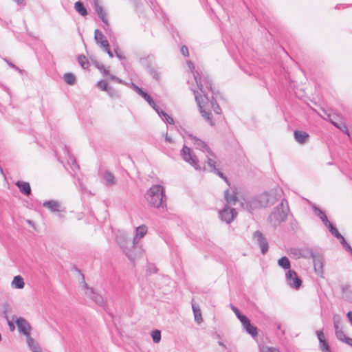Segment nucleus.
Segmentation results:
<instances>
[{"mask_svg":"<svg viewBox=\"0 0 352 352\" xmlns=\"http://www.w3.org/2000/svg\"><path fill=\"white\" fill-rule=\"evenodd\" d=\"M189 69L193 74V80L196 86L194 85H190V89L193 91L195 100L199 107L200 113L202 116L211 124L214 123L210 117V111L212 110L217 114L221 113V109L218 104L213 102V96L210 94L211 90V84L209 80L204 76V81L205 82V88L202 84L201 76L198 70H195V66L190 61L187 62Z\"/></svg>","mask_w":352,"mask_h":352,"instance_id":"1","label":"nucleus"},{"mask_svg":"<svg viewBox=\"0 0 352 352\" xmlns=\"http://www.w3.org/2000/svg\"><path fill=\"white\" fill-rule=\"evenodd\" d=\"M148 228L145 225H142L135 228V236L133 241H126L124 239H120L118 243L122 248L125 254L130 258L134 259V256L131 252V249L134 248L139 241L146 234Z\"/></svg>","mask_w":352,"mask_h":352,"instance_id":"2","label":"nucleus"},{"mask_svg":"<svg viewBox=\"0 0 352 352\" xmlns=\"http://www.w3.org/2000/svg\"><path fill=\"white\" fill-rule=\"evenodd\" d=\"M164 190L162 186L154 185L151 186L145 194V199L148 204L155 208H164L165 206Z\"/></svg>","mask_w":352,"mask_h":352,"instance_id":"3","label":"nucleus"},{"mask_svg":"<svg viewBox=\"0 0 352 352\" xmlns=\"http://www.w3.org/2000/svg\"><path fill=\"white\" fill-rule=\"evenodd\" d=\"M132 87L134 89V90L140 96H142L148 103L155 110V111L157 113V114L166 122H167L169 124L173 123V120L172 118H170L166 113L164 112L162 110H160L157 106L156 105L154 100L152 99V98L146 92H144L142 89L138 87L134 84H132Z\"/></svg>","mask_w":352,"mask_h":352,"instance_id":"4","label":"nucleus"},{"mask_svg":"<svg viewBox=\"0 0 352 352\" xmlns=\"http://www.w3.org/2000/svg\"><path fill=\"white\" fill-rule=\"evenodd\" d=\"M283 190L280 188H274L260 195V201L264 207L274 204L282 196Z\"/></svg>","mask_w":352,"mask_h":352,"instance_id":"5","label":"nucleus"},{"mask_svg":"<svg viewBox=\"0 0 352 352\" xmlns=\"http://www.w3.org/2000/svg\"><path fill=\"white\" fill-rule=\"evenodd\" d=\"M181 156L186 162L192 166L195 169H202V166L198 157L190 148L184 146L181 150Z\"/></svg>","mask_w":352,"mask_h":352,"instance_id":"6","label":"nucleus"},{"mask_svg":"<svg viewBox=\"0 0 352 352\" xmlns=\"http://www.w3.org/2000/svg\"><path fill=\"white\" fill-rule=\"evenodd\" d=\"M287 208L283 201L274 208V212L270 214L269 219L271 223L276 226L285 221L287 219Z\"/></svg>","mask_w":352,"mask_h":352,"instance_id":"7","label":"nucleus"},{"mask_svg":"<svg viewBox=\"0 0 352 352\" xmlns=\"http://www.w3.org/2000/svg\"><path fill=\"white\" fill-rule=\"evenodd\" d=\"M184 138L186 139L188 143L192 144L196 149L200 150L204 154L211 151L205 142L197 138L192 134L186 133Z\"/></svg>","mask_w":352,"mask_h":352,"instance_id":"8","label":"nucleus"},{"mask_svg":"<svg viewBox=\"0 0 352 352\" xmlns=\"http://www.w3.org/2000/svg\"><path fill=\"white\" fill-rule=\"evenodd\" d=\"M237 216V212L235 209L230 208L229 206L225 207L219 211V217L226 223H230Z\"/></svg>","mask_w":352,"mask_h":352,"instance_id":"9","label":"nucleus"},{"mask_svg":"<svg viewBox=\"0 0 352 352\" xmlns=\"http://www.w3.org/2000/svg\"><path fill=\"white\" fill-rule=\"evenodd\" d=\"M43 206L52 212H58V217L61 219L64 218V215L62 212H65V208L60 202L56 200H48L45 201Z\"/></svg>","mask_w":352,"mask_h":352,"instance_id":"10","label":"nucleus"},{"mask_svg":"<svg viewBox=\"0 0 352 352\" xmlns=\"http://www.w3.org/2000/svg\"><path fill=\"white\" fill-rule=\"evenodd\" d=\"M285 279L287 285L295 289H298L302 284L301 279L297 273L292 270H289L285 274Z\"/></svg>","mask_w":352,"mask_h":352,"instance_id":"11","label":"nucleus"},{"mask_svg":"<svg viewBox=\"0 0 352 352\" xmlns=\"http://www.w3.org/2000/svg\"><path fill=\"white\" fill-rule=\"evenodd\" d=\"M15 323L19 331L25 336L26 340L31 338L30 332L32 331V327L25 318L21 317L17 318L15 320Z\"/></svg>","mask_w":352,"mask_h":352,"instance_id":"12","label":"nucleus"},{"mask_svg":"<svg viewBox=\"0 0 352 352\" xmlns=\"http://www.w3.org/2000/svg\"><path fill=\"white\" fill-rule=\"evenodd\" d=\"M205 156L206 158V161L204 162V166H203L204 169L208 170V171H211V172L217 171L218 175L220 177H223L222 173L217 171V170L215 168L216 162H215V157H214L213 153L211 151H210L209 152H207L205 153Z\"/></svg>","mask_w":352,"mask_h":352,"instance_id":"13","label":"nucleus"},{"mask_svg":"<svg viewBox=\"0 0 352 352\" xmlns=\"http://www.w3.org/2000/svg\"><path fill=\"white\" fill-rule=\"evenodd\" d=\"M253 240L259 245L263 254L268 251V243L260 231H255L253 234Z\"/></svg>","mask_w":352,"mask_h":352,"instance_id":"14","label":"nucleus"},{"mask_svg":"<svg viewBox=\"0 0 352 352\" xmlns=\"http://www.w3.org/2000/svg\"><path fill=\"white\" fill-rule=\"evenodd\" d=\"M85 294L91 298L93 301L100 306H103L104 302L102 296L96 292L93 288L89 287L87 285L85 286Z\"/></svg>","mask_w":352,"mask_h":352,"instance_id":"15","label":"nucleus"},{"mask_svg":"<svg viewBox=\"0 0 352 352\" xmlns=\"http://www.w3.org/2000/svg\"><path fill=\"white\" fill-rule=\"evenodd\" d=\"M341 320L338 316L333 318V326L336 338L341 342H344L348 338L342 329L340 327Z\"/></svg>","mask_w":352,"mask_h":352,"instance_id":"16","label":"nucleus"},{"mask_svg":"<svg viewBox=\"0 0 352 352\" xmlns=\"http://www.w3.org/2000/svg\"><path fill=\"white\" fill-rule=\"evenodd\" d=\"M241 206L248 211H252L254 209L260 207H264L262 203L260 201V195L257 198H253L250 199L245 204L241 203Z\"/></svg>","mask_w":352,"mask_h":352,"instance_id":"17","label":"nucleus"},{"mask_svg":"<svg viewBox=\"0 0 352 352\" xmlns=\"http://www.w3.org/2000/svg\"><path fill=\"white\" fill-rule=\"evenodd\" d=\"M242 320H243L241 322L243 329L252 337L256 336L258 334L257 329L250 323V320L247 317H242Z\"/></svg>","mask_w":352,"mask_h":352,"instance_id":"18","label":"nucleus"},{"mask_svg":"<svg viewBox=\"0 0 352 352\" xmlns=\"http://www.w3.org/2000/svg\"><path fill=\"white\" fill-rule=\"evenodd\" d=\"M100 176L107 186H111L116 184V178L111 172L108 170L101 171Z\"/></svg>","mask_w":352,"mask_h":352,"instance_id":"19","label":"nucleus"},{"mask_svg":"<svg viewBox=\"0 0 352 352\" xmlns=\"http://www.w3.org/2000/svg\"><path fill=\"white\" fill-rule=\"evenodd\" d=\"M316 333L319 340L320 350L322 352H331L329 344L325 340V337L323 332L322 331H318Z\"/></svg>","mask_w":352,"mask_h":352,"instance_id":"20","label":"nucleus"},{"mask_svg":"<svg viewBox=\"0 0 352 352\" xmlns=\"http://www.w3.org/2000/svg\"><path fill=\"white\" fill-rule=\"evenodd\" d=\"M95 10L99 16V17L101 19V20L105 24H108L107 21V17L105 11L104 10L103 8L100 5L98 0H94Z\"/></svg>","mask_w":352,"mask_h":352,"instance_id":"21","label":"nucleus"},{"mask_svg":"<svg viewBox=\"0 0 352 352\" xmlns=\"http://www.w3.org/2000/svg\"><path fill=\"white\" fill-rule=\"evenodd\" d=\"M10 285L13 289H23L25 287V281L23 278L20 275L14 276Z\"/></svg>","mask_w":352,"mask_h":352,"instance_id":"22","label":"nucleus"},{"mask_svg":"<svg viewBox=\"0 0 352 352\" xmlns=\"http://www.w3.org/2000/svg\"><path fill=\"white\" fill-rule=\"evenodd\" d=\"M26 342L31 352H43L38 342L32 337L26 340Z\"/></svg>","mask_w":352,"mask_h":352,"instance_id":"23","label":"nucleus"},{"mask_svg":"<svg viewBox=\"0 0 352 352\" xmlns=\"http://www.w3.org/2000/svg\"><path fill=\"white\" fill-rule=\"evenodd\" d=\"M95 40L98 44H100L101 47L104 48H107L109 47V42L104 36L103 34L99 31L98 30H96L95 31Z\"/></svg>","mask_w":352,"mask_h":352,"instance_id":"24","label":"nucleus"},{"mask_svg":"<svg viewBox=\"0 0 352 352\" xmlns=\"http://www.w3.org/2000/svg\"><path fill=\"white\" fill-rule=\"evenodd\" d=\"M225 199L229 205H234L236 201V192L233 190H227L224 192Z\"/></svg>","mask_w":352,"mask_h":352,"instance_id":"25","label":"nucleus"},{"mask_svg":"<svg viewBox=\"0 0 352 352\" xmlns=\"http://www.w3.org/2000/svg\"><path fill=\"white\" fill-rule=\"evenodd\" d=\"M294 138L300 144H305L308 141L309 135L305 131H294Z\"/></svg>","mask_w":352,"mask_h":352,"instance_id":"26","label":"nucleus"},{"mask_svg":"<svg viewBox=\"0 0 352 352\" xmlns=\"http://www.w3.org/2000/svg\"><path fill=\"white\" fill-rule=\"evenodd\" d=\"M192 308L195 322L199 324H201L203 322V318L199 306L192 302Z\"/></svg>","mask_w":352,"mask_h":352,"instance_id":"27","label":"nucleus"},{"mask_svg":"<svg viewBox=\"0 0 352 352\" xmlns=\"http://www.w3.org/2000/svg\"><path fill=\"white\" fill-rule=\"evenodd\" d=\"M314 267L318 274H322L323 272V260L321 257L314 258Z\"/></svg>","mask_w":352,"mask_h":352,"instance_id":"28","label":"nucleus"},{"mask_svg":"<svg viewBox=\"0 0 352 352\" xmlns=\"http://www.w3.org/2000/svg\"><path fill=\"white\" fill-rule=\"evenodd\" d=\"M325 226L329 229V231L331 232L333 235H334L337 239H340V243H345L344 238L340 234L338 230L335 227H333V226L331 223L330 221Z\"/></svg>","mask_w":352,"mask_h":352,"instance_id":"29","label":"nucleus"},{"mask_svg":"<svg viewBox=\"0 0 352 352\" xmlns=\"http://www.w3.org/2000/svg\"><path fill=\"white\" fill-rule=\"evenodd\" d=\"M16 185L19 187L20 189V191L22 193H24L25 195H29L30 193L31 189L30 184L27 182H17Z\"/></svg>","mask_w":352,"mask_h":352,"instance_id":"30","label":"nucleus"},{"mask_svg":"<svg viewBox=\"0 0 352 352\" xmlns=\"http://www.w3.org/2000/svg\"><path fill=\"white\" fill-rule=\"evenodd\" d=\"M278 265L284 270H290V261L286 256H283L278 261Z\"/></svg>","mask_w":352,"mask_h":352,"instance_id":"31","label":"nucleus"},{"mask_svg":"<svg viewBox=\"0 0 352 352\" xmlns=\"http://www.w3.org/2000/svg\"><path fill=\"white\" fill-rule=\"evenodd\" d=\"M314 209L316 215H317L321 219L324 225L329 223V221L328 220L325 214L321 210L317 208L316 207H314Z\"/></svg>","mask_w":352,"mask_h":352,"instance_id":"32","label":"nucleus"},{"mask_svg":"<svg viewBox=\"0 0 352 352\" xmlns=\"http://www.w3.org/2000/svg\"><path fill=\"white\" fill-rule=\"evenodd\" d=\"M334 126H336V127H338V129H340L342 131L344 132L345 133H346L348 135H349V131H348V129L346 127V126L344 124H338L337 122H336L335 121H333L331 118H330V116L329 115H327V118Z\"/></svg>","mask_w":352,"mask_h":352,"instance_id":"33","label":"nucleus"},{"mask_svg":"<svg viewBox=\"0 0 352 352\" xmlns=\"http://www.w3.org/2000/svg\"><path fill=\"white\" fill-rule=\"evenodd\" d=\"M75 10L82 16H86L87 14V10L85 8L83 5L78 1L74 6Z\"/></svg>","mask_w":352,"mask_h":352,"instance_id":"34","label":"nucleus"},{"mask_svg":"<svg viewBox=\"0 0 352 352\" xmlns=\"http://www.w3.org/2000/svg\"><path fill=\"white\" fill-rule=\"evenodd\" d=\"M97 87L102 91H105L108 94H110L111 87H108L107 82L105 80H100L97 83Z\"/></svg>","mask_w":352,"mask_h":352,"instance_id":"35","label":"nucleus"},{"mask_svg":"<svg viewBox=\"0 0 352 352\" xmlns=\"http://www.w3.org/2000/svg\"><path fill=\"white\" fill-rule=\"evenodd\" d=\"M64 80L70 85H72L74 84L76 81V77L74 74L71 73H67L63 76Z\"/></svg>","mask_w":352,"mask_h":352,"instance_id":"36","label":"nucleus"},{"mask_svg":"<svg viewBox=\"0 0 352 352\" xmlns=\"http://www.w3.org/2000/svg\"><path fill=\"white\" fill-rule=\"evenodd\" d=\"M151 337L154 343L157 344L161 340V332L160 330H154L151 332Z\"/></svg>","mask_w":352,"mask_h":352,"instance_id":"37","label":"nucleus"},{"mask_svg":"<svg viewBox=\"0 0 352 352\" xmlns=\"http://www.w3.org/2000/svg\"><path fill=\"white\" fill-rule=\"evenodd\" d=\"M78 62L82 68H87L89 65V63L87 62V60L85 56H80L78 57Z\"/></svg>","mask_w":352,"mask_h":352,"instance_id":"38","label":"nucleus"},{"mask_svg":"<svg viewBox=\"0 0 352 352\" xmlns=\"http://www.w3.org/2000/svg\"><path fill=\"white\" fill-rule=\"evenodd\" d=\"M261 352H279L278 349L274 347H270L267 346H263L260 349Z\"/></svg>","mask_w":352,"mask_h":352,"instance_id":"39","label":"nucleus"},{"mask_svg":"<svg viewBox=\"0 0 352 352\" xmlns=\"http://www.w3.org/2000/svg\"><path fill=\"white\" fill-rule=\"evenodd\" d=\"M69 156V160H68V162L71 164V166L72 168H78V165L76 164V162L74 159V157L71 155H68Z\"/></svg>","mask_w":352,"mask_h":352,"instance_id":"40","label":"nucleus"},{"mask_svg":"<svg viewBox=\"0 0 352 352\" xmlns=\"http://www.w3.org/2000/svg\"><path fill=\"white\" fill-rule=\"evenodd\" d=\"M98 69L102 72L104 75H109V70L107 68L104 67L102 64H98L97 65Z\"/></svg>","mask_w":352,"mask_h":352,"instance_id":"41","label":"nucleus"},{"mask_svg":"<svg viewBox=\"0 0 352 352\" xmlns=\"http://www.w3.org/2000/svg\"><path fill=\"white\" fill-rule=\"evenodd\" d=\"M182 54L185 56H188V50L186 46H183L181 49Z\"/></svg>","mask_w":352,"mask_h":352,"instance_id":"42","label":"nucleus"},{"mask_svg":"<svg viewBox=\"0 0 352 352\" xmlns=\"http://www.w3.org/2000/svg\"><path fill=\"white\" fill-rule=\"evenodd\" d=\"M238 318V319L240 320V322H242L243 320H242V317H246L245 316L243 315L239 310L238 312L234 313Z\"/></svg>","mask_w":352,"mask_h":352,"instance_id":"43","label":"nucleus"},{"mask_svg":"<svg viewBox=\"0 0 352 352\" xmlns=\"http://www.w3.org/2000/svg\"><path fill=\"white\" fill-rule=\"evenodd\" d=\"M109 77L111 80H116V82H118L119 83H123V81L121 79L116 77L115 76L109 75Z\"/></svg>","mask_w":352,"mask_h":352,"instance_id":"44","label":"nucleus"},{"mask_svg":"<svg viewBox=\"0 0 352 352\" xmlns=\"http://www.w3.org/2000/svg\"><path fill=\"white\" fill-rule=\"evenodd\" d=\"M342 245L348 251L352 252V249L351 246L345 241V243H341Z\"/></svg>","mask_w":352,"mask_h":352,"instance_id":"45","label":"nucleus"},{"mask_svg":"<svg viewBox=\"0 0 352 352\" xmlns=\"http://www.w3.org/2000/svg\"><path fill=\"white\" fill-rule=\"evenodd\" d=\"M347 318L352 325V311H349L346 314Z\"/></svg>","mask_w":352,"mask_h":352,"instance_id":"46","label":"nucleus"},{"mask_svg":"<svg viewBox=\"0 0 352 352\" xmlns=\"http://www.w3.org/2000/svg\"><path fill=\"white\" fill-rule=\"evenodd\" d=\"M344 343L352 347V338L348 337Z\"/></svg>","mask_w":352,"mask_h":352,"instance_id":"47","label":"nucleus"},{"mask_svg":"<svg viewBox=\"0 0 352 352\" xmlns=\"http://www.w3.org/2000/svg\"><path fill=\"white\" fill-rule=\"evenodd\" d=\"M104 51L109 54V56L110 57H113V54L112 52L109 50V47H107V48H104Z\"/></svg>","mask_w":352,"mask_h":352,"instance_id":"48","label":"nucleus"},{"mask_svg":"<svg viewBox=\"0 0 352 352\" xmlns=\"http://www.w3.org/2000/svg\"><path fill=\"white\" fill-rule=\"evenodd\" d=\"M8 325H9L10 329L11 331H14V330L15 327H14V324L12 322H8Z\"/></svg>","mask_w":352,"mask_h":352,"instance_id":"49","label":"nucleus"},{"mask_svg":"<svg viewBox=\"0 0 352 352\" xmlns=\"http://www.w3.org/2000/svg\"><path fill=\"white\" fill-rule=\"evenodd\" d=\"M116 92L114 91V89L113 88H111V90H110V94H109V95L110 96H113L115 95Z\"/></svg>","mask_w":352,"mask_h":352,"instance_id":"50","label":"nucleus"},{"mask_svg":"<svg viewBox=\"0 0 352 352\" xmlns=\"http://www.w3.org/2000/svg\"><path fill=\"white\" fill-rule=\"evenodd\" d=\"M14 2H16L18 5L22 4L23 0H13Z\"/></svg>","mask_w":352,"mask_h":352,"instance_id":"51","label":"nucleus"},{"mask_svg":"<svg viewBox=\"0 0 352 352\" xmlns=\"http://www.w3.org/2000/svg\"><path fill=\"white\" fill-rule=\"evenodd\" d=\"M232 309L234 313L238 312V311H239V309L237 308H236L235 307H232Z\"/></svg>","mask_w":352,"mask_h":352,"instance_id":"52","label":"nucleus"},{"mask_svg":"<svg viewBox=\"0 0 352 352\" xmlns=\"http://www.w3.org/2000/svg\"><path fill=\"white\" fill-rule=\"evenodd\" d=\"M166 141H168V142H172L171 139H170V138H168V137H166Z\"/></svg>","mask_w":352,"mask_h":352,"instance_id":"53","label":"nucleus"},{"mask_svg":"<svg viewBox=\"0 0 352 352\" xmlns=\"http://www.w3.org/2000/svg\"><path fill=\"white\" fill-rule=\"evenodd\" d=\"M219 345L224 346V344L221 342H219Z\"/></svg>","mask_w":352,"mask_h":352,"instance_id":"54","label":"nucleus"}]
</instances>
